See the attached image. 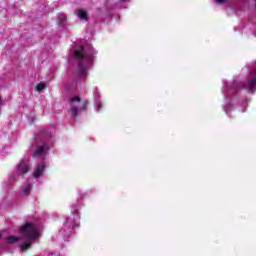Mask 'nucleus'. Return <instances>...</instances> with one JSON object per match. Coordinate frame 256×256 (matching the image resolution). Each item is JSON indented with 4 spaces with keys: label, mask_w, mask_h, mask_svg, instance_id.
Here are the masks:
<instances>
[{
    "label": "nucleus",
    "mask_w": 256,
    "mask_h": 256,
    "mask_svg": "<svg viewBox=\"0 0 256 256\" xmlns=\"http://www.w3.org/2000/svg\"><path fill=\"white\" fill-rule=\"evenodd\" d=\"M246 93H256V61L246 65V74L243 81L233 79L232 81H223L221 93L223 96L222 109L227 117H232L231 113L238 109L240 113L247 111L249 99L243 96Z\"/></svg>",
    "instance_id": "1"
},
{
    "label": "nucleus",
    "mask_w": 256,
    "mask_h": 256,
    "mask_svg": "<svg viewBox=\"0 0 256 256\" xmlns=\"http://www.w3.org/2000/svg\"><path fill=\"white\" fill-rule=\"evenodd\" d=\"M71 55L77 63V77L78 79L73 82L72 86L66 85L68 91H73V87L81 85L89 75V70L93 67V59L97 55V51L89 43L85 41L76 42L71 50Z\"/></svg>",
    "instance_id": "2"
},
{
    "label": "nucleus",
    "mask_w": 256,
    "mask_h": 256,
    "mask_svg": "<svg viewBox=\"0 0 256 256\" xmlns=\"http://www.w3.org/2000/svg\"><path fill=\"white\" fill-rule=\"evenodd\" d=\"M35 141L36 150L33 153L34 159H45L55 141L53 134L47 130H42L35 136Z\"/></svg>",
    "instance_id": "3"
},
{
    "label": "nucleus",
    "mask_w": 256,
    "mask_h": 256,
    "mask_svg": "<svg viewBox=\"0 0 256 256\" xmlns=\"http://www.w3.org/2000/svg\"><path fill=\"white\" fill-rule=\"evenodd\" d=\"M20 231L24 241L20 243L19 249L23 252L31 249L32 243L41 236V226L39 224L26 223Z\"/></svg>",
    "instance_id": "4"
},
{
    "label": "nucleus",
    "mask_w": 256,
    "mask_h": 256,
    "mask_svg": "<svg viewBox=\"0 0 256 256\" xmlns=\"http://www.w3.org/2000/svg\"><path fill=\"white\" fill-rule=\"evenodd\" d=\"M79 209H81V205H79V203L74 204L71 209V215L66 218L63 227L60 229V235H62L64 239H69V237L75 235V230L79 229V221L81 219Z\"/></svg>",
    "instance_id": "5"
},
{
    "label": "nucleus",
    "mask_w": 256,
    "mask_h": 256,
    "mask_svg": "<svg viewBox=\"0 0 256 256\" xmlns=\"http://www.w3.org/2000/svg\"><path fill=\"white\" fill-rule=\"evenodd\" d=\"M31 171V165L27 162V160H22L16 166V173L11 174L8 178L4 181V189H9L15 181H17V177H23V175H27Z\"/></svg>",
    "instance_id": "6"
},
{
    "label": "nucleus",
    "mask_w": 256,
    "mask_h": 256,
    "mask_svg": "<svg viewBox=\"0 0 256 256\" xmlns=\"http://www.w3.org/2000/svg\"><path fill=\"white\" fill-rule=\"evenodd\" d=\"M68 103L69 111L72 117H79L81 113H85V111H87L88 103L86 100L81 99L79 96L70 97Z\"/></svg>",
    "instance_id": "7"
},
{
    "label": "nucleus",
    "mask_w": 256,
    "mask_h": 256,
    "mask_svg": "<svg viewBox=\"0 0 256 256\" xmlns=\"http://www.w3.org/2000/svg\"><path fill=\"white\" fill-rule=\"evenodd\" d=\"M93 101H94V109L97 113L103 109V102L101 101V92L99 88L93 89Z\"/></svg>",
    "instance_id": "8"
},
{
    "label": "nucleus",
    "mask_w": 256,
    "mask_h": 256,
    "mask_svg": "<svg viewBox=\"0 0 256 256\" xmlns=\"http://www.w3.org/2000/svg\"><path fill=\"white\" fill-rule=\"evenodd\" d=\"M45 163L42 161L34 168V172L32 174V177L36 180H38L40 177H43L45 173Z\"/></svg>",
    "instance_id": "9"
},
{
    "label": "nucleus",
    "mask_w": 256,
    "mask_h": 256,
    "mask_svg": "<svg viewBox=\"0 0 256 256\" xmlns=\"http://www.w3.org/2000/svg\"><path fill=\"white\" fill-rule=\"evenodd\" d=\"M77 18L82 21V23H87L89 21V14L83 8H79L75 11Z\"/></svg>",
    "instance_id": "10"
},
{
    "label": "nucleus",
    "mask_w": 256,
    "mask_h": 256,
    "mask_svg": "<svg viewBox=\"0 0 256 256\" xmlns=\"http://www.w3.org/2000/svg\"><path fill=\"white\" fill-rule=\"evenodd\" d=\"M65 23H67V17L65 14H58V25H60V27H65Z\"/></svg>",
    "instance_id": "11"
},
{
    "label": "nucleus",
    "mask_w": 256,
    "mask_h": 256,
    "mask_svg": "<svg viewBox=\"0 0 256 256\" xmlns=\"http://www.w3.org/2000/svg\"><path fill=\"white\" fill-rule=\"evenodd\" d=\"M32 184L27 182L24 186H22L23 195L27 196L31 193Z\"/></svg>",
    "instance_id": "12"
},
{
    "label": "nucleus",
    "mask_w": 256,
    "mask_h": 256,
    "mask_svg": "<svg viewBox=\"0 0 256 256\" xmlns=\"http://www.w3.org/2000/svg\"><path fill=\"white\" fill-rule=\"evenodd\" d=\"M7 240H8V243H17V241H19V237L8 236Z\"/></svg>",
    "instance_id": "13"
},
{
    "label": "nucleus",
    "mask_w": 256,
    "mask_h": 256,
    "mask_svg": "<svg viewBox=\"0 0 256 256\" xmlns=\"http://www.w3.org/2000/svg\"><path fill=\"white\" fill-rule=\"evenodd\" d=\"M36 90L38 91V93H43V91L45 90V84L40 83L36 86Z\"/></svg>",
    "instance_id": "14"
},
{
    "label": "nucleus",
    "mask_w": 256,
    "mask_h": 256,
    "mask_svg": "<svg viewBox=\"0 0 256 256\" xmlns=\"http://www.w3.org/2000/svg\"><path fill=\"white\" fill-rule=\"evenodd\" d=\"M216 5H225V3H229V0H214Z\"/></svg>",
    "instance_id": "15"
},
{
    "label": "nucleus",
    "mask_w": 256,
    "mask_h": 256,
    "mask_svg": "<svg viewBox=\"0 0 256 256\" xmlns=\"http://www.w3.org/2000/svg\"><path fill=\"white\" fill-rule=\"evenodd\" d=\"M48 256H63L59 252L50 253Z\"/></svg>",
    "instance_id": "16"
},
{
    "label": "nucleus",
    "mask_w": 256,
    "mask_h": 256,
    "mask_svg": "<svg viewBox=\"0 0 256 256\" xmlns=\"http://www.w3.org/2000/svg\"><path fill=\"white\" fill-rule=\"evenodd\" d=\"M256 0H251V5H255Z\"/></svg>",
    "instance_id": "17"
},
{
    "label": "nucleus",
    "mask_w": 256,
    "mask_h": 256,
    "mask_svg": "<svg viewBox=\"0 0 256 256\" xmlns=\"http://www.w3.org/2000/svg\"><path fill=\"white\" fill-rule=\"evenodd\" d=\"M119 1H120V3H125V2H127L129 0H119Z\"/></svg>",
    "instance_id": "18"
},
{
    "label": "nucleus",
    "mask_w": 256,
    "mask_h": 256,
    "mask_svg": "<svg viewBox=\"0 0 256 256\" xmlns=\"http://www.w3.org/2000/svg\"><path fill=\"white\" fill-rule=\"evenodd\" d=\"M244 7H249V4H244Z\"/></svg>",
    "instance_id": "19"
},
{
    "label": "nucleus",
    "mask_w": 256,
    "mask_h": 256,
    "mask_svg": "<svg viewBox=\"0 0 256 256\" xmlns=\"http://www.w3.org/2000/svg\"><path fill=\"white\" fill-rule=\"evenodd\" d=\"M253 35L256 37V31H255V32H253Z\"/></svg>",
    "instance_id": "20"
}]
</instances>
